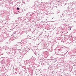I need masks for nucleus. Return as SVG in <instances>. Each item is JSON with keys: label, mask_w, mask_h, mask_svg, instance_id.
<instances>
[{"label": "nucleus", "mask_w": 76, "mask_h": 76, "mask_svg": "<svg viewBox=\"0 0 76 76\" xmlns=\"http://www.w3.org/2000/svg\"><path fill=\"white\" fill-rule=\"evenodd\" d=\"M17 10H19V8L18 7L17 8Z\"/></svg>", "instance_id": "nucleus-1"}, {"label": "nucleus", "mask_w": 76, "mask_h": 76, "mask_svg": "<svg viewBox=\"0 0 76 76\" xmlns=\"http://www.w3.org/2000/svg\"><path fill=\"white\" fill-rule=\"evenodd\" d=\"M69 28H70V30H71V27L70 26Z\"/></svg>", "instance_id": "nucleus-2"}]
</instances>
